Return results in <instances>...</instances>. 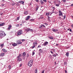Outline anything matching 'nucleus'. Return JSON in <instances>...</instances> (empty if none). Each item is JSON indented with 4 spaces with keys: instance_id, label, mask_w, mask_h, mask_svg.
Instances as JSON below:
<instances>
[{
    "instance_id": "27",
    "label": "nucleus",
    "mask_w": 73,
    "mask_h": 73,
    "mask_svg": "<svg viewBox=\"0 0 73 73\" xmlns=\"http://www.w3.org/2000/svg\"><path fill=\"white\" fill-rule=\"evenodd\" d=\"M38 8H39V6H37L36 8V11H37V10H38Z\"/></svg>"
},
{
    "instance_id": "30",
    "label": "nucleus",
    "mask_w": 73,
    "mask_h": 73,
    "mask_svg": "<svg viewBox=\"0 0 73 73\" xmlns=\"http://www.w3.org/2000/svg\"><path fill=\"white\" fill-rule=\"evenodd\" d=\"M30 21H34V19H30Z\"/></svg>"
},
{
    "instance_id": "19",
    "label": "nucleus",
    "mask_w": 73,
    "mask_h": 73,
    "mask_svg": "<svg viewBox=\"0 0 73 73\" xmlns=\"http://www.w3.org/2000/svg\"><path fill=\"white\" fill-rule=\"evenodd\" d=\"M49 38L51 39V40H53V37L52 36H50L49 37Z\"/></svg>"
},
{
    "instance_id": "22",
    "label": "nucleus",
    "mask_w": 73,
    "mask_h": 73,
    "mask_svg": "<svg viewBox=\"0 0 73 73\" xmlns=\"http://www.w3.org/2000/svg\"><path fill=\"white\" fill-rule=\"evenodd\" d=\"M55 5L56 6V7H59V5H60V3L56 4Z\"/></svg>"
},
{
    "instance_id": "52",
    "label": "nucleus",
    "mask_w": 73,
    "mask_h": 73,
    "mask_svg": "<svg viewBox=\"0 0 73 73\" xmlns=\"http://www.w3.org/2000/svg\"><path fill=\"white\" fill-rule=\"evenodd\" d=\"M42 27H45V26L44 25H42Z\"/></svg>"
},
{
    "instance_id": "34",
    "label": "nucleus",
    "mask_w": 73,
    "mask_h": 73,
    "mask_svg": "<svg viewBox=\"0 0 73 73\" xmlns=\"http://www.w3.org/2000/svg\"><path fill=\"white\" fill-rule=\"evenodd\" d=\"M52 9L53 10H55V7H52Z\"/></svg>"
},
{
    "instance_id": "43",
    "label": "nucleus",
    "mask_w": 73,
    "mask_h": 73,
    "mask_svg": "<svg viewBox=\"0 0 73 73\" xmlns=\"http://www.w3.org/2000/svg\"><path fill=\"white\" fill-rule=\"evenodd\" d=\"M33 45H36V44H35V42H34L33 43Z\"/></svg>"
},
{
    "instance_id": "33",
    "label": "nucleus",
    "mask_w": 73,
    "mask_h": 73,
    "mask_svg": "<svg viewBox=\"0 0 73 73\" xmlns=\"http://www.w3.org/2000/svg\"><path fill=\"white\" fill-rule=\"evenodd\" d=\"M33 31V30L30 29V32H32Z\"/></svg>"
},
{
    "instance_id": "7",
    "label": "nucleus",
    "mask_w": 73,
    "mask_h": 73,
    "mask_svg": "<svg viewBox=\"0 0 73 73\" xmlns=\"http://www.w3.org/2000/svg\"><path fill=\"white\" fill-rule=\"evenodd\" d=\"M19 3H20L21 4H24V1H19Z\"/></svg>"
},
{
    "instance_id": "58",
    "label": "nucleus",
    "mask_w": 73,
    "mask_h": 73,
    "mask_svg": "<svg viewBox=\"0 0 73 73\" xmlns=\"http://www.w3.org/2000/svg\"><path fill=\"white\" fill-rule=\"evenodd\" d=\"M25 39H23L22 40V41H25Z\"/></svg>"
},
{
    "instance_id": "45",
    "label": "nucleus",
    "mask_w": 73,
    "mask_h": 73,
    "mask_svg": "<svg viewBox=\"0 0 73 73\" xmlns=\"http://www.w3.org/2000/svg\"><path fill=\"white\" fill-rule=\"evenodd\" d=\"M44 70L42 71V72L41 73H44Z\"/></svg>"
},
{
    "instance_id": "64",
    "label": "nucleus",
    "mask_w": 73,
    "mask_h": 73,
    "mask_svg": "<svg viewBox=\"0 0 73 73\" xmlns=\"http://www.w3.org/2000/svg\"><path fill=\"white\" fill-rule=\"evenodd\" d=\"M2 5V7H3V6H4V4H3Z\"/></svg>"
},
{
    "instance_id": "37",
    "label": "nucleus",
    "mask_w": 73,
    "mask_h": 73,
    "mask_svg": "<svg viewBox=\"0 0 73 73\" xmlns=\"http://www.w3.org/2000/svg\"><path fill=\"white\" fill-rule=\"evenodd\" d=\"M52 56H53V57H56V55L55 54H54V55H52Z\"/></svg>"
},
{
    "instance_id": "14",
    "label": "nucleus",
    "mask_w": 73,
    "mask_h": 73,
    "mask_svg": "<svg viewBox=\"0 0 73 73\" xmlns=\"http://www.w3.org/2000/svg\"><path fill=\"white\" fill-rule=\"evenodd\" d=\"M22 54H19V56H17V58H20V57H21Z\"/></svg>"
},
{
    "instance_id": "56",
    "label": "nucleus",
    "mask_w": 73,
    "mask_h": 73,
    "mask_svg": "<svg viewBox=\"0 0 73 73\" xmlns=\"http://www.w3.org/2000/svg\"><path fill=\"white\" fill-rule=\"evenodd\" d=\"M44 24H45L46 25H48V24L46 23H44Z\"/></svg>"
},
{
    "instance_id": "20",
    "label": "nucleus",
    "mask_w": 73,
    "mask_h": 73,
    "mask_svg": "<svg viewBox=\"0 0 73 73\" xmlns=\"http://www.w3.org/2000/svg\"><path fill=\"white\" fill-rule=\"evenodd\" d=\"M11 26H12L11 25H10L9 27L8 28V29H11Z\"/></svg>"
},
{
    "instance_id": "62",
    "label": "nucleus",
    "mask_w": 73,
    "mask_h": 73,
    "mask_svg": "<svg viewBox=\"0 0 73 73\" xmlns=\"http://www.w3.org/2000/svg\"><path fill=\"white\" fill-rule=\"evenodd\" d=\"M58 45V44H56V46H57V45Z\"/></svg>"
},
{
    "instance_id": "47",
    "label": "nucleus",
    "mask_w": 73,
    "mask_h": 73,
    "mask_svg": "<svg viewBox=\"0 0 73 73\" xmlns=\"http://www.w3.org/2000/svg\"><path fill=\"white\" fill-rule=\"evenodd\" d=\"M69 31H70V32H72V29H70Z\"/></svg>"
},
{
    "instance_id": "61",
    "label": "nucleus",
    "mask_w": 73,
    "mask_h": 73,
    "mask_svg": "<svg viewBox=\"0 0 73 73\" xmlns=\"http://www.w3.org/2000/svg\"><path fill=\"white\" fill-rule=\"evenodd\" d=\"M0 15H1V16H2V15H3V13H1Z\"/></svg>"
},
{
    "instance_id": "35",
    "label": "nucleus",
    "mask_w": 73,
    "mask_h": 73,
    "mask_svg": "<svg viewBox=\"0 0 73 73\" xmlns=\"http://www.w3.org/2000/svg\"><path fill=\"white\" fill-rule=\"evenodd\" d=\"M3 46H4V44H2L1 45V46H2L3 47Z\"/></svg>"
},
{
    "instance_id": "9",
    "label": "nucleus",
    "mask_w": 73,
    "mask_h": 73,
    "mask_svg": "<svg viewBox=\"0 0 73 73\" xmlns=\"http://www.w3.org/2000/svg\"><path fill=\"white\" fill-rule=\"evenodd\" d=\"M17 44H22V43H21V42L20 41V40H18Z\"/></svg>"
},
{
    "instance_id": "38",
    "label": "nucleus",
    "mask_w": 73,
    "mask_h": 73,
    "mask_svg": "<svg viewBox=\"0 0 73 73\" xmlns=\"http://www.w3.org/2000/svg\"><path fill=\"white\" fill-rule=\"evenodd\" d=\"M29 54H27V57H29Z\"/></svg>"
},
{
    "instance_id": "4",
    "label": "nucleus",
    "mask_w": 73,
    "mask_h": 73,
    "mask_svg": "<svg viewBox=\"0 0 73 73\" xmlns=\"http://www.w3.org/2000/svg\"><path fill=\"white\" fill-rule=\"evenodd\" d=\"M39 53L38 54H40L42 52H43V51H42V49H40L39 50Z\"/></svg>"
},
{
    "instance_id": "60",
    "label": "nucleus",
    "mask_w": 73,
    "mask_h": 73,
    "mask_svg": "<svg viewBox=\"0 0 73 73\" xmlns=\"http://www.w3.org/2000/svg\"><path fill=\"white\" fill-rule=\"evenodd\" d=\"M56 31H58V30L57 29L56 30Z\"/></svg>"
},
{
    "instance_id": "10",
    "label": "nucleus",
    "mask_w": 73,
    "mask_h": 73,
    "mask_svg": "<svg viewBox=\"0 0 73 73\" xmlns=\"http://www.w3.org/2000/svg\"><path fill=\"white\" fill-rule=\"evenodd\" d=\"M17 61H21V60H22L21 59V58H17Z\"/></svg>"
},
{
    "instance_id": "24",
    "label": "nucleus",
    "mask_w": 73,
    "mask_h": 73,
    "mask_svg": "<svg viewBox=\"0 0 73 73\" xmlns=\"http://www.w3.org/2000/svg\"><path fill=\"white\" fill-rule=\"evenodd\" d=\"M40 3L41 4H42V5H43V4H44V2L42 1V0H41Z\"/></svg>"
},
{
    "instance_id": "23",
    "label": "nucleus",
    "mask_w": 73,
    "mask_h": 73,
    "mask_svg": "<svg viewBox=\"0 0 73 73\" xmlns=\"http://www.w3.org/2000/svg\"><path fill=\"white\" fill-rule=\"evenodd\" d=\"M52 31H53V32H55L56 33V30L54 29H52Z\"/></svg>"
},
{
    "instance_id": "59",
    "label": "nucleus",
    "mask_w": 73,
    "mask_h": 73,
    "mask_svg": "<svg viewBox=\"0 0 73 73\" xmlns=\"http://www.w3.org/2000/svg\"><path fill=\"white\" fill-rule=\"evenodd\" d=\"M35 42V45L37 44V42Z\"/></svg>"
},
{
    "instance_id": "63",
    "label": "nucleus",
    "mask_w": 73,
    "mask_h": 73,
    "mask_svg": "<svg viewBox=\"0 0 73 73\" xmlns=\"http://www.w3.org/2000/svg\"><path fill=\"white\" fill-rule=\"evenodd\" d=\"M56 62H55V65H56Z\"/></svg>"
},
{
    "instance_id": "48",
    "label": "nucleus",
    "mask_w": 73,
    "mask_h": 73,
    "mask_svg": "<svg viewBox=\"0 0 73 73\" xmlns=\"http://www.w3.org/2000/svg\"><path fill=\"white\" fill-rule=\"evenodd\" d=\"M43 1H44V2H46V0H42Z\"/></svg>"
},
{
    "instance_id": "55",
    "label": "nucleus",
    "mask_w": 73,
    "mask_h": 73,
    "mask_svg": "<svg viewBox=\"0 0 73 73\" xmlns=\"http://www.w3.org/2000/svg\"><path fill=\"white\" fill-rule=\"evenodd\" d=\"M71 7H73V4H72L71 5Z\"/></svg>"
},
{
    "instance_id": "54",
    "label": "nucleus",
    "mask_w": 73,
    "mask_h": 73,
    "mask_svg": "<svg viewBox=\"0 0 73 73\" xmlns=\"http://www.w3.org/2000/svg\"><path fill=\"white\" fill-rule=\"evenodd\" d=\"M71 27L73 28V24L72 25H71Z\"/></svg>"
},
{
    "instance_id": "49",
    "label": "nucleus",
    "mask_w": 73,
    "mask_h": 73,
    "mask_svg": "<svg viewBox=\"0 0 73 73\" xmlns=\"http://www.w3.org/2000/svg\"><path fill=\"white\" fill-rule=\"evenodd\" d=\"M17 19L18 20H19V17H17Z\"/></svg>"
},
{
    "instance_id": "29",
    "label": "nucleus",
    "mask_w": 73,
    "mask_h": 73,
    "mask_svg": "<svg viewBox=\"0 0 73 73\" xmlns=\"http://www.w3.org/2000/svg\"><path fill=\"white\" fill-rule=\"evenodd\" d=\"M66 56H69V53H68V52H67V53H66Z\"/></svg>"
},
{
    "instance_id": "42",
    "label": "nucleus",
    "mask_w": 73,
    "mask_h": 73,
    "mask_svg": "<svg viewBox=\"0 0 73 73\" xmlns=\"http://www.w3.org/2000/svg\"><path fill=\"white\" fill-rule=\"evenodd\" d=\"M63 3H65L66 2V0H63Z\"/></svg>"
},
{
    "instance_id": "41",
    "label": "nucleus",
    "mask_w": 73,
    "mask_h": 73,
    "mask_svg": "<svg viewBox=\"0 0 73 73\" xmlns=\"http://www.w3.org/2000/svg\"><path fill=\"white\" fill-rule=\"evenodd\" d=\"M63 17H64V19L65 18V17H66V15H64L63 16Z\"/></svg>"
},
{
    "instance_id": "13",
    "label": "nucleus",
    "mask_w": 73,
    "mask_h": 73,
    "mask_svg": "<svg viewBox=\"0 0 73 73\" xmlns=\"http://www.w3.org/2000/svg\"><path fill=\"white\" fill-rule=\"evenodd\" d=\"M5 24L4 23H1L0 24V26H4V25Z\"/></svg>"
},
{
    "instance_id": "11",
    "label": "nucleus",
    "mask_w": 73,
    "mask_h": 73,
    "mask_svg": "<svg viewBox=\"0 0 73 73\" xmlns=\"http://www.w3.org/2000/svg\"><path fill=\"white\" fill-rule=\"evenodd\" d=\"M29 18H30V16H28L27 18L26 19V20H27V21L29 19Z\"/></svg>"
},
{
    "instance_id": "31",
    "label": "nucleus",
    "mask_w": 73,
    "mask_h": 73,
    "mask_svg": "<svg viewBox=\"0 0 73 73\" xmlns=\"http://www.w3.org/2000/svg\"><path fill=\"white\" fill-rule=\"evenodd\" d=\"M16 25V27H19V24L16 25Z\"/></svg>"
},
{
    "instance_id": "16",
    "label": "nucleus",
    "mask_w": 73,
    "mask_h": 73,
    "mask_svg": "<svg viewBox=\"0 0 73 73\" xmlns=\"http://www.w3.org/2000/svg\"><path fill=\"white\" fill-rule=\"evenodd\" d=\"M3 51L4 52H7V50L5 49H3Z\"/></svg>"
},
{
    "instance_id": "28",
    "label": "nucleus",
    "mask_w": 73,
    "mask_h": 73,
    "mask_svg": "<svg viewBox=\"0 0 73 73\" xmlns=\"http://www.w3.org/2000/svg\"><path fill=\"white\" fill-rule=\"evenodd\" d=\"M35 46H36V45H34L33 46H32L31 47L32 48V49H33L34 48H35Z\"/></svg>"
},
{
    "instance_id": "26",
    "label": "nucleus",
    "mask_w": 73,
    "mask_h": 73,
    "mask_svg": "<svg viewBox=\"0 0 73 73\" xmlns=\"http://www.w3.org/2000/svg\"><path fill=\"white\" fill-rule=\"evenodd\" d=\"M24 14H25L26 15H27L28 14V11H25L24 13Z\"/></svg>"
},
{
    "instance_id": "21",
    "label": "nucleus",
    "mask_w": 73,
    "mask_h": 73,
    "mask_svg": "<svg viewBox=\"0 0 73 73\" xmlns=\"http://www.w3.org/2000/svg\"><path fill=\"white\" fill-rule=\"evenodd\" d=\"M35 73H37V69L36 68L35 70Z\"/></svg>"
},
{
    "instance_id": "50",
    "label": "nucleus",
    "mask_w": 73,
    "mask_h": 73,
    "mask_svg": "<svg viewBox=\"0 0 73 73\" xmlns=\"http://www.w3.org/2000/svg\"><path fill=\"white\" fill-rule=\"evenodd\" d=\"M40 47H41V46H40V45H39L38 47V48H40Z\"/></svg>"
},
{
    "instance_id": "25",
    "label": "nucleus",
    "mask_w": 73,
    "mask_h": 73,
    "mask_svg": "<svg viewBox=\"0 0 73 73\" xmlns=\"http://www.w3.org/2000/svg\"><path fill=\"white\" fill-rule=\"evenodd\" d=\"M35 51V50H34V51H33V53H32L33 56V55H34V54H35V52H34V51Z\"/></svg>"
},
{
    "instance_id": "57",
    "label": "nucleus",
    "mask_w": 73,
    "mask_h": 73,
    "mask_svg": "<svg viewBox=\"0 0 73 73\" xmlns=\"http://www.w3.org/2000/svg\"><path fill=\"white\" fill-rule=\"evenodd\" d=\"M43 18V17H40V19H42Z\"/></svg>"
},
{
    "instance_id": "36",
    "label": "nucleus",
    "mask_w": 73,
    "mask_h": 73,
    "mask_svg": "<svg viewBox=\"0 0 73 73\" xmlns=\"http://www.w3.org/2000/svg\"><path fill=\"white\" fill-rule=\"evenodd\" d=\"M39 28H42V25H40V27H39Z\"/></svg>"
},
{
    "instance_id": "1",
    "label": "nucleus",
    "mask_w": 73,
    "mask_h": 73,
    "mask_svg": "<svg viewBox=\"0 0 73 73\" xmlns=\"http://www.w3.org/2000/svg\"><path fill=\"white\" fill-rule=\"evenodd\" d=\"M6 35L5 33H4V32L1 31H0V38H2L3 37H4Z\"/></svg>"
},
{
    "instance_id": "53",
    "label": "nucleus",
    "mask_w": 73,
    "mask_h": 73,
    "mask_svg": "<svg viewBox=\"0 0 73 73\" xmlns=\"http://www.w3.org/2000/svg\"><path fill=\"white\" fill-rule=\"evenodd\" d=\"M65 73H67V71L66 70H65Z\"/></svg>"
},
{
    "instance_id": "44",
    "label": "nucleus",
    "mask_w": 73,
    "mask_h": 73,
    "mask_svg": "<svg viewBox=\"0 0 73 73\" xmlns=\"http://www.w3.org/2000/svg\"><path fill=\"white\" fill-rule=\"evenodd\" d=\"M50 52L51 53H52V54H53V51H51Z\"/></svg>"
},
{
    "instance_id": "46",
    "label": "nucleus",
    "mask_w": 73,
    "mask_h": 73,
    "mask_svg": "<svg viewBox=\"0 0 73 73\" xmlns=\"http://www.w3.org/2000/svg\"><path fill=\"white\" fill-rule=\"evenodd\" d=\"M21 66H22V64H20V65H19V67L20 68V67H21Z\"/></svg>"
},
{
    "instance_id": "12",
    "label": "nucleus",
    "mask_w": 73,
    "mask_h": 73,
    "mask_svg": "<svg viewBox=\"0 0 73 73\" xmlns=\"http://www.w3.org/2000/svg\"><path fill=\"white\" fill-rule=\"evenodd\" d=\"M26 31H27V32H30V29L28 28L27 29H25Z\"/></svg>"
},
{
    "instance_id": "18",
    "label": "nucleus",
    "mask_w": 73,
    "mask_h": 73,
    "mask_svg": "<svg viewBox=\"0 0 73 73\" xmlns=\"http://www.w3.org/2000/svg\"><path fill=\"white\" fill-rule=\"evenodd\" d=\"M8 67L9 68V70H10V69H11V65H9V66H8Z\"/></svg>"
},
{
    "instance_id": "6",
    "label": "nucleus",
    "mask_w": 73,
    "mask_h": 73,
    "mask_svg": "<svg viewBox=\"0 0 73 73\" xmlns=\"http://www.w3.org/2000/svg\"><path fill=\"white\" fill-rule=\"evenodd\" d=\"M59 16H62V12H61V11H59Z\"/></svg>"
},
{
    "instance_id": "8",
    "label": "nucleus",
    "mask_w": 73,
    "mask_h": 73,
    "mask_svg": "<svg viewBox=\"0 0 73 73\" xmlns=\"http://www.w3.org/2000/svg\"><path fill=\"white\" fill-rule=\"evenodd\" d=\"M26 56V53H25V52H24L22 54V56H23V57H25Z\"/></svg>"
},
{
    "instance_id": "40",
    "label": "nucleus",
    "mask_w": 73,
    "mask_h": 73,
    "mask_svg": "<svg viewBox=\"0 0 73 73\" xmlns=\"http://www.w3.org/2000/svg\"><path fill=\"white\" fill-rule=\"evenodd\" d=\"M49 14V13H46V16H48Z\"/></svg>"
},
{
    "instance_id": "51",
    "label": "nucleus",
    "mask_w": 73,
    "mask_h": 73,
    "mask_svg": "<svg viewBox=\"0 0 73 73\" xmlns=\"http://www.w3.org/2000/svg\"><path fill=\"white\" fill-rule=\"evenodd\" d=\"M36 2H38V0H35Z\"/></svg>"
},
{
    "instance_id": "3",
    "label": "nucleus",
    "mask_w": 73,
    "mask_h": 73,
    "mask_svg": "<svg viewBox=\"0 0 73 73\" xmlns=\"http://www.w3.org/2000/svg\"><path fill=\"white\" fill-rule=\"evenodd\" d=\"M21 34H23V32L22 30L19 31L17 33V36H20Z\"/></svg>"
},
{
    "instance_id": "39",
    "label": "nucleus",
    "mask_w": 73,
    "mask_h": 73,
    "mask_svg": "<svg viewBox=\"0 0 73 73\" xmlns=\"http://www.w3.org/2000/svg\"><path fill=\"white\" fill-rule=\"evenodd\" d=\"M49 57H50V58H52V55L50 54V55Z\"/></svg>"
},
{
    "instance_id": "32",
    "label": "nucleus",
    "mask_w": 73,
    "mask_h": 73,
    "mask_svg": "<svg viewBox=\"0 0 73 73\" xmlns=\"http://www.w3.org/2000/svg\"><path fill=\"white\" fill-rule=\"evenodd\" d=\"M50 17H48V19L49 21H50Z\"/></svg>"
},
{
    "instance_id": "5",
    "label": "nucleus",
    "mask_w": 73,
    "mask_h": 73,
    "mask_svg": "<svg viewBox=\"0 0 73 73\" xmlns=\"http://www.w3.org/2000/svg\"><path fill=\"white\" fill-rule=\"evenodd\" d=\"M48 44V42H46L44 43L43 45H44V46H46Z\"/></svg>"
},
{
    "instance_id": "17",
    "label": "nucleus",
    "mask_w": 73,
    "mask_h": 73,
    "mask_svg": "<svg viewBox=\"0 0 73 73\" xmlns=\"http://www.w3.org/2000/svg\"><path fill=\"white\" fill-rule=\"evenodd\" d=\"M4 53H1V54H0V56H4Z\"/></svg>"
},
{
    "instance_id": "2",
    "label": "nucleus",
    "mask_w": 73,
    "mask_h": 73,
    "mask_svg": "<svg viewBox=\"0 0 73 73\" xmlns=\"http://www.w3.org/2000/svg\"><path fill=\"white\" fill-rule=\"evenodd\" d=\"M33 59H31L30 60L28 63V65L31 67L33 65Z\"/></svg>"
},
{
    "instance_id": "15",
    "label": "nucleus",
    "mask_w": 73,
    "mask_h": 73,
    "mask_svg": "<svg viewBox=\"0 0 73 73\" xmlns=\"http://www.w3.org/2000/svg\"><path fill=\"white\" fill-rule=\"evenodd\" d=\"M17 44L16 43H13L12 44V45L13 46H17Z\"/></svg>"
}]
</instances>
